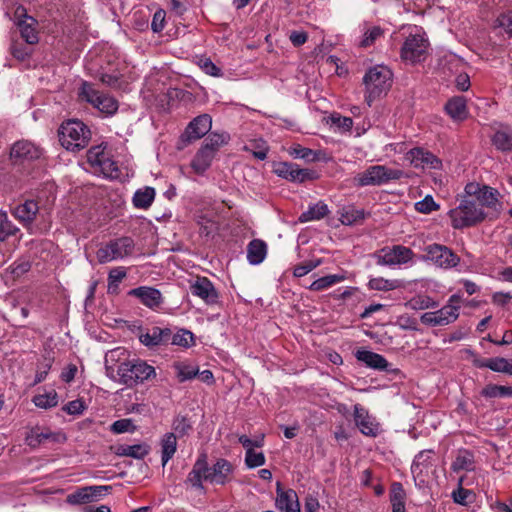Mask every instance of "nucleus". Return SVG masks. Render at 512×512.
Segmentation results:
<instances>
[{
    "instance_id": "1",
    "label": "nucleus",
    "mask_w": 512,
    "mask_h": 512,
    "mask_svg": "<svg viewBox=\"0 0 512 512\" xmlns=\"http://www.w3.org/2000/svg\"><path fill=\"white\" fill-rule=\"evenodd\" d=\"M499 197L500 193L495 188L475 182L468 183L458 206L449 211L452 227L463 229L487 219H497L503 209Z\"/></svg>"
},
{
    "instance_id": "2",
    "label": "nucleus",
    "mask_w": 512,
    "mask_h": 512,
    "mask_svg": "<svg viewBox=\"0 0 512 512\" xmlns=\"http://www.w3.org/2000/svg\"><path fill=\"white\" fill-rule=\"evenodd\" d=\"M125 351L121 348L114 349L106 354V374L108 377L125 385L128 388L142 384L156 377L155 368L146 361L141 359H133L120 362L116 367L110 362L118 361L120 355Z\"/></svg>"
},
{
    "instance_id": "3",
    "label": "nucleus",
    "mask_w": 512,
    "mask_h": 512,
    "mask_svg": "<svg viewBox=\"0 0 512 512\" xmlns=\"http://www.w3.org/2000/svg\"><path fill=\"white\" fill-rule=\"evenodd\" d=\"M233 465L226 459H218L212 467L208 466L206 454H201L189 472L186 483L192 488L204 491L203 481L215 485H225L232 479Z\"/></svg>"
},
{
    "instance_id": "4",
    "label": "nucleus",
    "mask_w": 512,
    "mask_h": 512,
    "mask_svg": "<svg viewBox=\"0 0 512 512\" xmlns=\"http://www.w3.org/2000/svg\"><path fill=\"white\" fill-rule=\"evenodd\" d=\"M60 144L67 151L79 152L86 148L91 140L89 127L78 119H70L58 129Z\"/></svg>"
},
{
    "instance_id": "5",
    "label": "nucleus",
    "mask_w": 512,
    "mask_h": 512,
    "mask_svg": "<svg viewBox=\"0 0 512 512\" xmlns=\"http://www.w3.org/2000/svg\"><path fill=\"white\" fill-rule=\"evenodd\" d=\"M392 71L382 65L370 68L363 77L366 94L365 102L371 106L373 101L385 95L392 85Z\"/></svg>"
},
{
    "instance_id": "6",
    "label": "nucleus",
    "mask_w": 512,
    "mask_h": 512,
    "mask_svg": "<svg viewBox=\"0 0 512 512\" xmlns=\"http://www.w3.org/2000/svg\"><path fill=\"white\" fill-rule=\"evenodd\" d=\"M135 243L131 237L123 236L110 240L97 250L96 257L99 263L105 264L114 260L123 259L134 253Z\"/></svg>"
},
{
    "instance_id": "7",
    "label": "nucleus",
    "mask_w": 512,
    "mask_h": 512,
    "mask_svg": "<svg viewBox=\"0 0 512 512\" xmlns=\"http://www.w3.org/2000/svg\"><path fill=\"white\" fill-rule=\"evenodd\" d=\"M78 95L81 98V100L90 103L100 112L105 113L107 115L114 114L118 109V102L115 98L100 93L94 88L93 84L87 81H84L81 84Z\"/></svg>"
},
{
    "instance_id": "8",
    "label": "nucleus",
    "mask_w": 512,
    "mask_h": 512,
    "mask_svg": "<svg viewBox=\"0 0 512 512\" xmlns=\"http://www.w3.org/2000/svg\"><path fill=\"white\" fill-rule=\"evenodd\" d=\"M402 176V171L388 169L382 165L368 167L364 172L359 173L354 181L358 186H379L390 180H398Z\"/></svg>"
},
{
    "instance_id": "9",
    "label": "nucleus",
    "mask_w": 512,
    "mask_h": 512,
    "mask_svg": "<svg viewBox=\"0 0 512 512\" xmlns=\"http://www.w3.org/2000/svg\"><path fill=\"white\" fill-rule=\"evenodd\" d=\"M11 214L22 224L29 234L42 233L43 229L35 224L39 216V205L34 200H26L16 205Z\"/></svg>"
},
{
    "instance_id": "10",
    "label": "nucleus",
    "mask_w": 512,
    "mask_h": 512,
    "mask_svg": "<svg viewBox=\"0 0 512 512\" xmlns=\"http://www.w3.org/2000/svg\"><path fill=\"white\" fill-rule=\"evenodd\" d=\"M42 149L28 140H20L13 144L10 151V159L16 166L29 165L40 159Z\"/></svg>"
},
{
    "instance_id": "11",
    "label": "nucleus",
    "mask_w": 512,
    "mask_h": 512,
    "mask_svg": "<svg viewBox=\"0 0 512 512\" xmlns=\"http://www.w3.org/2000/svg\"><path fill=\"white\" fill-rule=\"evenodd\" d=\"M373 257L380 266H395L409 262L413 257V252L408 247L395 245L392 248L380 249L374 253Z\"/></svg>"
},
{
    "instance_id": "12",
    "label": "nucleus",
    "mask_w": 512,
    "mask_h": 512,
    "mask_svg": "<svg viewBox=\"0 0 512 512\" xmlns=\"http://www.w3.org/2000/svg\"><path fill=\"white\" fill-rule=\"evenodd\" d=\"M428 45V40L423 36L410 35L402 46L401 58L412 64L422 62L426 58Z\"/></svg>"
},
{
    "instance_id": "13",
    "label": "nucleus",
    "mask_w": 512,
    "mask_h": 512,
    "mask_svg": "<svg viewBox=\"0 0 512 512\" xmlns=\"http://www.w3.org/2000/svg\"><path fill=\"white\" fill-rule=\"evenodd\" d=\"M426 259L441 268H452L458 265L460 258L447 246L432 244L425 248Z\"/></svg>"
},
{
    "instance_id": "14",
    "label": "nucleus",
    "mask_w": 512,
    "mask_h": 512,
    "mask_svg": "<svg viewBox=\"0 0 512 512\" xmlns=\"http://www.w3.org/2000/svg\"><path fill=\"white\" fill-rule=\"evenodd\" d=\"M274 172L279 177L292 182L303 183L317 177L316 172L310 169H301L295 163L279 162L274 167Z\"/></svg>"
},
{
    "instance_id": "15",
    "label": "nucleus",
    "mask_w": 512,
    "mask_h": 512,
    "mask_svg": "<svg viewBox=\"0 0 512 512\" xmlns=\"http://www.w3.org/2000/svg\"><path fill=\"white\" fill-rule=\"evenodd\" d=\"M111 486H85L77 489L75 492L69 494L66 498L67 503L71 505L88 504L93 501L99 500L104 496Z\"/></svg>"
},
{
    "instance_id": "16",
    "label": "nucleus",
    "mask_w": 512,
    "mask_h": 512,
    "mask_svg": "<svg viewBox=\"0 0 512 512\" xmlns=\"http://www.w3.org/2000/svg\"><path fill=\"white\" fill-rule=\"evenodd\" d=\"M212 127V118L208 114L195 117L181 135V141L190 143L205 136Z\"/></svg>"
},
{
    "instance_id": "17",
    "label": "nucleus",
    "mask_w": 512,
    "mask_h": 512,
    "mask_svg": "<svg viewBox=\"0 0 512 512\" xmlns=\"http://www.w3.org/2000/svg\"><path fill=\"white\" fill-rule=\"evenodd\" d=\"M354 420L360 432L369 437H376L380 431V425L368 410L360 404L354 405Z\"/></svg>"
},
{
    "instance_id": "18",
    "label": "nucleus",
    "mask_w": 512,
    "mask_h": 512,
    "mask_svg": "<svg viewBox=\"0 0 512 512\" xmlns=\"http://www.w3.org/2000/svg\"><path fill=\"white\" fill-rule=\"evenodd\" d=\"M190 291L208 305L216 304L219 300L216 288L207 277H197L195 282L191 284Z\"/></svg>"
},
{
    "instance_id": "19",
    "label": "nucleus",
    "mask_w": 512,
    "mask_h": 512,
    "mask_svg": "<svg viewBox=\"0 0 512 512\" xmlns=\"http://www.w3.org/2000/svg\"><path fill=\"white\" fill-rule=\"evenodd\" d=\"M170 337V328L165 327L161 328L158 326H153L150 329H147L145 332L140 331L139 340L140 342L150 348L153 349L158 346H166L169 344Z\"/></svg>"
},
{
    "instance_id": "20",
    "label": "nucleus",
    "mask_w": 512,
    "mask_h": 512,
    "mask_svg": "<svg viewBox=\"0 0 512 512\" xmlns=\"http://www.w3.org/2000/svg\"><path fill=\"white\" fill-rule=\"evenodd\" d=\"M59 438V433H54L48 428H41L36 426L27 432L25 436V443L32 449H36L47 441L58 442Z\"/></svg>"
},
{
    "instance_id": "21",
    "label": "nucleus",
    "mask_w": 512,
    "mask_h": 512,
    "mask_svg": "<svg viewBox=\"0 0 512 512\" xmlns=\"http://www.w3.org/2000/svg\"><path fill=\"white\" fill-rule=\"evenodd\" d=\"M356 359L363 362L367 367L387 372H394L396 369H391V364L380 354L369 350H358L356 352Z\"/></svg>"
},
{
    "instance_id": "22",
    "label": "nucleus",
    "mask_w": 512,
    "mask_h": 512,
    "mask_svg": "<svg viewBox=\"0 0 512 512\" xmlns=\"http://www.w3.org/2000/svg\"><path fill=\"white\" fill-rule=\"evenodd\" d=\"M129 294L139 298L143 305L151 309L159 307L163 302L161 292L153 287H138L132 289Z\"/></svg>"
},
{
    "instance_id": "23",
    "label": "nucleus",
    "mask_w": 512,
    "mask_h": 512,
    "mask_svg": "<svg viewBox=\"0 0 512 512\" xmlns=\"http://www.w3.org/2000/svg\"><path fill=\"white\" fill-rule=\"evenodd\" d=\"M409 159L414 167H428L432 169H439L441 167V161L434 154L422 148L410 150Z\"/></svg>"
},
{
    "instance_id": "24",
    "label": "nucleus",
    "mask_w": 512,
    "mask_h": 512,
    "mask_svg": "<svg viewBox=\"0 0 512 512\" xmlns=\"http://www.w3.org/2000/svg\"><path fill=\"white\" fill-rule=\"evenodd\" d=\"M492 144L495 148L502 152L512 150V127L508 125H499L495 130L492 138Z\"/></svg>"
},
{
    "instance_id": "25",
    "label": "nucleus",
    "mask_w": 512,
    "mask_h": 512,
    "mask_svg": "<svg viewBox=\"0 0 512 512\" xmlns=\"http://www.w3.org/2000/svg\"><path fill=\"white\" fill-rule=\"evenodd\" d=\"M459 302L460 297L452 295L449 298L448 304L443 306L441 309L435 311L438 320L443 321L442 326L448 325L454 322L459 316Z\"/></svg>"
},
{
    "instance_id": "26",
    "label": "nucleus",
    "mask_w": 512,
    "mask_h": 512,
    "mask_svg": "<svg viewBox=\"0 0 512 512\" xmlns=\"http://www.w3.org/2000/svg\"><path fill=\"white\" fill-rule=\"evenodd\" d=\"M445 111L455 121H463L468 117L466 99L463 96L452 97L445 105Z\"/></svg>"
},
{
    "instance_id": "27",
    "label": "nucleus",
    "mask_w": 512,
    "mask_h": 512,
    "mask_svg": "<svg viewBox=\"0 0 512 512\" xmlns=\"http://www.w3.org/2000/svg\"><path fill=\"white\" fill-rule=\"evenodd\" d=\"M407 494L400 482H393L390 486L389 500L392 506V512H405Z\"/></svg>"
},
{
    "instance_id": "28",
    "label": "nucleus",
    "mask_w": 512,
    "mask_h": 512,
    "mask_svg": "<svg viewBox=\"0 0 512 512\" xmlns=\"http://www.w3.org/2000/svg\"><path fill=\"white\" fill-rule=\"evenodd\" d=\"M267 255V244L261 239H253L247 245V259L250 264L262 263Z\"/></svg>"
},
{
    "instance_id": "29",
    "label": "nucleus",
    "mask_w": 512,
    "mask_h": 512,
    "mask_svg": "<svg viewBox=\"0 0 512 512\" xmlns=\"http://www.w3.org/2000/svg\"><path fill=\"white\" fill-rule=\"evenodd\" d=\"M215 155L207 150V147L201 146L194 156L191 167L198 174H203L211 165Z\"/></svg>"
},
{
    "instance_id": "30",
    "label": "nucleus",
    "mask_w": 512,
    "mask_h": 512,
    "mask_svg": "<svg viewBox=\"0 0 512 512\" xmlns=\"http://www.w3.org/2000/svg\"><path fill=\"white\" fill-rule=\"evenodd\" d=\"M177 450V436L173 432L166 433L161 440V461L165 466Z\"/></svg>"
},
{
    "instance_id": "31",
    "label": "nucleus",
    "mask_w": 512,
    "mask_h": 512,
    "mask_svg": "<svg viewBox=\"0 0 512 512\" xmlns=\"http://www.w3.org/2000/svg\"><path fill=\"white\" fill-rule=\"evenodd\" d=\"M279 486L280 484L278 483L276 499L277 508L281 511H286L290 507H297V504L299 503L297 493L293 489L281 491Z\"/></svg>"
},
{
    "instance_id": "32",
    "label": "nucleus",
    "mask_w": 512,
    "mask_h": 512,
    "mask_svg": "<svg viewBox=\"0 0 512 512\" xmlns=\"http://www.w3.org/2000/svg\"><path fill=\"white\" fill-rule=\"evenodd\" d=\"M451 468L454 472L474 469V454L466 449L459 450Z\"/></svg>"
},
{
    "instance_id": "33",
    "label": "nucleus",
    "mask_w": 512,
    "mask_h": 512,
    "mask_svg": "<svg viewBox=\"0 0 512 512\" xmlns=\"http://www.w3.org/2000/svg\"><path fill=\"white\" fill-rule=\"evenodd\" d=\"M156 192L152 187L138 189L133 196L132 202L136 208L148 209L154 201Z\"/></svg>"
},
{
    "instance_id": "34",
    "label": "nucleus",
    "mask_w": 512,
    "mask_h": 512,
    "mask_svg": "<svg viewBox=\"0 0 512 512\" xmlns=\"http://www.w3.org/2000/svg\"><path fill=\"white\" fill-rule=\"evenodd\" d=\"M433 450H423L420 451L414 458L411 471L412 473L419 477L423 472L424 469H428L432 466V457L431 454H433Z\"/></svg>"
},
{
    "instance_id": "35",
    "label": "nucleus",
    "mask_w": 512,
    "mask_h": 512,
    "mask_svg": "<svg viewBox=\"0 0 512 512\" xmlns=\"http://www.w3.org/2000/svg\"><path fill=\"white\" fill-rule=\"evenodd\" d=\"M365 218L364 210L356 209L354 206L344 207L339 212V220L343 225H354L360 223Z\"/></svg>"
},
{
    "instance_id": "36",
    "label": "nucleus",
    "mask_w": 512,
    "mask_h": 512,
    "mask_svg": "<svg viewBox=\"0 0 512 512\" xmlns=\"http://www.w3.org/2000/svg\"><path fill=\"white\" fill-rule=\"evenodd\" d=\"M328 212V206L323 202H318L315 205L310 206L307 211L303 212L299 217V221L304 223L313 220H320L324 218Z\"/></svg>"
},
{
    "instance_id": "37",
    "label": "nucleus",
    "mask_w": 512,
    "mask_h": 512,
    "mask_svg": "<svg viewBox=\"0 0 512 512\" xmlns=\"http://www.w3.org/2000/svg\"><path fill=\"white\" fill-rule=\"evenodd\" d=\"M20 233V229L8 218L6 212H0V242Z\"/></svg>"
},
{
    "instance_id": "38",
    "label": "nucleus",
    "mask_w": 512,
    "mask_h": 512,
    "mask_svg": "<svg viewBox=\"0 0 512 512\" xmlns=\"http://www.w3.org/2000/svg\"><path fill=\"white\" fill-rule=\"evenodd\" d=\"M462 61L455 55H445L439 63V67L444 75L450 76L461 71Z\"/></svg>"
},
{
    "instance_id": "39",
    "label": "nucleus",
    "mask_w": 512,
    "mask_h": 512,
    "mask_svg": "<svg viewBox=\"0 0 512 512\" xmlns=\"http://www.w3.org/2000/svg\"><path fill=\"white\" fill-rule=\"evenodd\" d=\"M229 141V135L226 133H210L208 137L205 139L203 143V147H207V150H210L214 155L219 151V149L227 144Z\"/></svg>"
},
{
    "instance_id": "40",
    "label": "nucleus",
    "mask_w": 512,
    "mask_h": 512,
    "mask_svg": "<svg viewBox=\"0 0 512 512\" xmlns=\"http://www.w3.org/2000/svg\"><path fill=\"white\" fill-rule=\"evenodd\" d=\"M38 21L36 19H30L29 23L23 24V26H17L20 31V35L27 44H36L39 41L38 32L36 27Z\"/></svg>"
},
{
    "instance_id": "41",
    "label": "nucleus",
    "mask_w": 512,
    "mask_h": 512,
    "mask_svg": "<svg viewBox=\"0 0 512 512\" xmlns=\"http://www.w3.org/2000/svg\"><path fill=\"white\" fill-rule=\"evenodd\" d=\"M343 280H344V276H342V275H337V274L327 275V276L321 277V278L313 281L311 283V285L309 286V289L312 291H321V290L327 289Z\"/></svg>"
},
{
    "instance_id": "42",
    "label": "nucleus",
    "mask_w": 512,
    "mask_h": 512,
    "mask_svg": "<svg viewBox=\"0 0 512 512\" xmlns=\"http://www.w3.org/2000/svg\"><path fill=\"white\" fill-rule=\"evenodd\" d=\"M169 344L182 346V347H190L194 344V335L192 332L188 330H180L176 334H173L170 330Z\"/></svg>"
},
{
    "instance_id": "43",
    "label": "nucleus",
    "mask_w": 512,
    "mask_h": 512,
    "mask_svg": "<svg viewBox=\"0 0 512 512\" xmlns=\"http://www.w3.org/2000/svg\"><path fill=\"white\" fill-rule=\"evenodd\" d=\"M400 286L398 280H388L382 277L372 278L368 282V287L377 291H391Z\"/></svg>"
},
{
    "instance_id": "44",
    "label": "nucleus",
    "mask_w": 512,
    "mask_h": 512,
    "mask_svg": "<svg viewBox=\"0 0 512 512\" xmlns=\"http://www.w3.org/2000/svg\"><path fill=\"white\" fill-rule=\"evenodd\" d=\"M148 452L149 449L147 445H125L120 448L119 455L142 459L148 454Z\"/></svg>"
},
{
    "instance_id": "45",
    "label": "nucleus",
    "mask_w": 512,
    "mask_h": 512,
    "mask_svg": "<svg viewBox=\"0 0 512 512\" xmlns=\"http://www.w3.org/2000/svg\"><path fill=\"white\" fill-rule=\"evenodd\" d=\"M481 394L487 398L512 396V387L489 384L483 388Z\"/></svg>"
},
{
    "instance_id": "46",
    "label": "nucleus",
    "mask_w": 512,
    "mask_h": 512,
    "mask_svg": "<svg viewBox=\"0 0 512 512\" xmlns=\"http://www.w3.org/2000/svg\"><path fill=\"white\" fill-rule=\"evenodd\" d=\"M174 368L177 372V378L180 382L193 379L199 373L197 368L184 363H175Z\"/></svg>"
},
{
    "instance_id": "47",
    "label": "nucleus",
    "mask_w": 512,
    "mask_h": 512,
    "mask_svg": "<svg viewBox=\"0 0 512 512\" xmlns=\"http://www.w3.org/2000/svg\"><path fill=\"white\" fill-rule=\"evenodd\" d=\"M33 403L43 409L55 407L58 403V397L56 392H50L46 394H39L34 396Z\"/></svg>"
},
{
    "instance_id": "48",
    "label": "nucleus",
    "mask_w": 512,
    "mask_h": 512,
    "mask_svg": "<svg viewBox=\"0 0 512 512\" xmlns=\"http://www.w3.org/2000/svg\"><path fill=\"white\" fill-rule=\"evenodd\" d=\"M172 428L175 434L182 437L189 434L192 430V424L188 417L178 415L173 420Z\"/></svg>"
},
{
    "instance_id": "49",
    "label": "nucleus",
    "mask_w": 512,
    "mask_h": 512,
    "mask_svg": "<svg viewBox=\"0 0 512 512\" xmlns=\"http://www.w3.org/2000/svg\"><path fill=\"white\" fill-rule=\"evenodd\" d=\"M54 362V357L51 355V353H47L46 355H43L42 362L39 365V368L35 375V383H41L45 380L46 376L48 375L49 370L52 367V364Z\"/></svg>"
},
{
    "instance_id": "50",
    "label": "nucleus",
    "mask_w": 512,
    "mask_h": 512,
    "mask_svg": "<svg viewBox=\"0 0 512 512\" xmlns=\"http://www.w3.org/2000/svg\"><path fill=\"white\" fill-rule=\"evenodd\" d=\"M489 369L494 372H501L512 375V362L503 357L490 358Z\"/></svg>"
},
{
    "instance_id": "51",
    "label": "nucleus",
    "mask_w": 512,
    "mask_h": 512,
    "mask_svg": "<svg viewBox=\"0 0 512 512\" xmlns=\"http://www.w3.org/2000/svg\"><path fill=\"white\" fill-rule=\"evenodd\" d=\"M322 260L321 259H310L306 260L303 263L296 265L293 270V275L295 277H303L309 272H311L313 269L321 265Z\"/></svg>"
},
{
    "instance_id": "52",
    "label": "nucleus",
    "mask_w": 512,
    "mask_h": 512,
    "mask_svg": "<svg viewBox=\"0 0 512 512\" xmlns=\"http://www.w3.org/2000/svg\"><path fill=\"white\" fill-rule=\"evenodd\" d=\"M101 173L109 178H117L119 175V169L112 159H110L108 156L97 166Z\"/></svg>"
},
{
    "instance_id": "53",
    "label": "nucleus",
    "mask_w": 512,
    "mask_h": 512,
    "mask_svg": "<svg viewBox=\"0 0 512 512\" xmlns=\"http://www.w3.org/2000/svg\"><path fill=\"white\" fill-rule=\"evenodd\" d=\"M106 154L104 149L101 146L91 147L87 151V161L88 163L97 168V166L106 158Z\"/></svg>"
},
{
    "instance_id": "54",
    "label": "nucleus",
    "mask_w": 512,
    "mask_h": 512,
    "mask_svg": "<svg viewBox=\"0 0 512 512\" xmlns=\"http://www.w3.org/2000/svg\"><path fill=\"white\" fill-rule=\"evenodd\" d=\"M415 209L424 214L431 213L439 209V205L434 201L433 197L427 195L422 200L415 203Z\"/></svg>"
},
{
    "instance_id": "55",
    "label": "nucleus",
    "mask_w": 512,
    "mask_h": 512,
    "mask_svg": "<svg viewBox=\"0 0 512 512\" xmlns=\"http://www.w3.org/2000/svg\"><path fill=\"white\" fill-rule=\"evenodd\" d=\"M245 464L249 468L262 466L265 464V456L262 452H255L253 449H248L245 454Z\"/></svg>"
},
{
    "instance_id": "56",
    "label": "nucleus",
    "mask_w": 512,
    "mask_h": 512,
    "mask_svg": "<svg viewBox=\"0 0 512 512\" xmlns=\"http://www.w3.org/2000/svg\"><path fill=\"white\" fill-rule=\"evenodd\" d=\"M329 119L333 126L342 131H350L353 126V120L350 117L341 116L337 113L332 114Z\"/></svg>"
},
{
    "instance_id": "57",
    "label": "nucleus",
    "mask_w": 512,
    "mask_h": 512,
    "mask_svg": "<svg viewBox=\"0 0 512 512\" xmlns=\"http://www.w3.org/2000/svg\"><path fill=\"white\" fill-rule=\"evenodd\" d=\"M135 428L133 421L128 418L117 420L111 425V431L115 434L133 432Z\"/></svg>"
},
{
    "instance_id": "58",
    "label": "nucleus",
    "mask_w": 512,
    "mask_h": 512,
    "mask_svg": "<svg viewBox=\"0 0 512 512\" xmlns=\"http://www.w3.org/2000/svg\"><path fill=\"white\" fill-rule=\"evenodd\" d=\"M413 309H429L437 307V303L429 296H418L410 301Z\"/></svg>"
},
{
    "instance_id": "59",
    "label": "nucleus",
    "mask_w": 512,
    "mask_h": 512,
    "mask_svg": "<svg viewBox=\"0 0 512 512\" xmlns=\"http://www.w3.org/2000/svg\"><path fill=\"white\" fill-rule=\"evenodd\" d=\"M30 19H35L33 16L28 15L27 9L19 5L15 8L13 14V21L16 26H23L25 23H29Z\"/></svg>"
},
{
    "instance_id": "60",
    "label": "nucleus",
    "mask_w": 512,
    "mask_h": 512,
    "mask_svg": "<svg viewBox=\"0 0 512 512\" xmlns=\"http://www.w3.org/2000/svg\"><path fill=\"white\" fill-rule=\"evenodd\" d=\"M245 150L251 151L255 158L264 160L267 157L268 147L264 141H261V143L254 142L250 146H245Z\"/></svg>"
},
{
    "instance_id": "61",
    "label": "nucleus",
    "mask_w": 512,
    "mask_h": 512,
    "mask_svg": "<svg viewBox=\"0 0 512 512\" xmlns=\"http://www.w3.org/2000/svg\"><path fill=\"white\" fill-rule=\"evenodd\" d=\"M291 154L294 155L296 158H301L306 161H315L318 159L317 153L314 150L301 147L300 145L295 147Z\"/></svg>"
},
{
    "instance_id": "62",
    "label": "nucleus",
    "mask_w": 512,
    "mask_h": 512,
    "mask_svg": "<svg viewBox=\"0 0 512 512\" xmlns=\"http://www.w3.org/2000/svg\"><path fill=\"white\" fill-rule=\"evenodd\" d=\"M383 31L380 27L375 26L369 29L365 34L364 38L361 41L362 47H369L371 46L377 38H379L382 35Z\"/></svg>"
},
{
    "instance_id": "63",
    "label": "nucleus",
    "mask_w": 512,
    "mask_h": 512,
    "mask_svg": "<svg viewBox=\"0 0 512 512\" xmlns=\"http://www.w3.org/2000/svg\"><path fill=\"white\" fill-rule=\"evenodd\" d=\"M166 13L163 9L157 10L151 22V29L155 33H159L164 29Z\"/></svg>"
},
{
    "instance_id": "64",
    "label": "nucleus",
    "mask_w": 512,
    "mask_h": 512,
    "mask_svg": "<svg viewBox=\"0 0 512 512\" xmlns=\"http://www.w3.org/2000/svg\"><path fill=\"white\" fill-rule=\"evenodd\" d=\"M497 24L502 27L509 36H512V11L501 14L497 18Z\"/></svg>"
}]
</instances>
